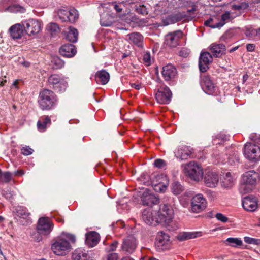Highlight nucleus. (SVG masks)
Listing matches in <instances>:
<instances>
[{
	"instance_id": "obj_29",
	"label": "nucleus",
	"mask_w": 260,
	"mask_h": 260,
	"mask_svg": "<svg viewBox=\"0 0 260 260\" xmlns=\"http://www.w3.org/2000/svg\"><path fill=\"white\" fill-rule=\"evenodd\" d=\"M114 22V15L108 11L107 13L101 15L100 23L102 26H109Z\"/></svg>"
},
{
	"instance_id": "obj_18",
	"label": "nucleus",
	"mask_w": 260,
	"mask_h": 260,
	"mask_svg": "<svg viewBox=\"0 0 260 260\" xmlns=\"http://www.w3.org/2000/svg\"><path fill=\"white\" fill-rule=\"evenodd\" d=\"M212 61V56L208 52L201 53L199 61L200 70L202 72H206L209 68V64Z\"/></svg>"
},
{
	"instance_id": "obj_63",
	"label": "nucleus",
	"mask_w": 260,
	"mask_h": 260,
	"mask_svg": "<svg viewBox=\"0 0 260 260\" xmlns=\"http://www.w3.org/2000/svg\"><path fill=\"white\" fill-rule=\"evenodd\" d=\"M21 64L26 68H28L30 66V63L28 61H23L21 63Z\"/></svg>"
},
{
	"instance_id": "obj_35",
	"label": "nucleus",
	"mask_w": 260,
	"mask_h": 260,
	"mask_svg": "<svg viewBox=\"0 0 260 260\" xmlns=\"http://www.w3.org/2000/svg\"><path fill=\"white\" fill-rule=\"evenodd\" d=\"M185 16V14H181L180 13H177L175 15H171L164 21V23L166 25L170 24L175 23L180 21L183 19Z\"/></svg>"
},
{
	"instance_id": "obj_49",
	"label": "nucleus",
	"mask_w": 260,
	"mask_h": 260,
	"mask_svg": "<svg viewBox=\"0 0 260 260\" xmlns=\"http://www.w3.org/2000/svg\"><path fill=\"white\" fill-rule=\"evenodd\" d=\"M2 181L4 182H9L12 178V175L9 172H5L1 177Z\"/></svg>"
},
{
	"instance_id": "obj_14",
	"label": "nucleus",
	"mask_w": 260,
	"mask_h": 260,
	"mask_svg": "<svg viewBox=\"0 0 260 260\" xmlns=\"http://www.w3.org/2000/svg\"><path fill=\"white\" fill-rule=\"evenodd\" d=\"M138 245V241L133 235L127 236L123 241L122 250L127 254H131L135 251Z\"/></svg>"
},
{
	"instance_id": "obj_21",
	"label": "nucleus",
	"mask_w": 260,
	"mask_h": 260,
	"mask_svg": "<svg viewBox=\"0 0 260 260\" xmlns=\"http://www.w3.org/2000/svg\"><path fill=\"white\" fill-rule=\"evenodd\" d=\"M141 201L144 205L151 206L158 202V199L148 189H145L141 196Z\"/></svg>"
},
{
	"instance_id": "obj_46",
	"label": "nucleus",
	"mask_w": 260,
	"mask_h": 260,
	"mask_svg": "<svg viewBox=\"0 0 260 260\" xmlns=\"http://www.w3.org/2000/svg\"><path fill=\"white\" fill-rule=\"evenodd\" d=\"M113 6L114 8L115 9V10L118 13H120L122 11V8H121L119 5H117V4H101V8H103V9H107L108 10H109L110 9V6Z\"/></svg>"
},
{
	"instance_id": "obj_51",
	"label": "nucleus",
	"mask_w": 260,
	"mask_h": 260,
	"mask_svg": "<svg viewBox=\"0 0 260 260\" xmlns=\"http://www.w3.org/2000/svg\"><path fill=\"white\" fill-rule=\"evenodd\" d=\"M215 217L217 218L218 220L224 223L228 222L229 220L228 218L226 216L220 213H217L215 215Z\"/></svg>"
},
{
	"instance_id": "obj_64",
	"label": "nucleus",
	"mask_w": 260,
	"mask_h": 260,
	"mask_svg": "<svg viewBox=\"0 0 260 260\" xmlns=\"http://www.w3.org/2000/svg\"><path fill=\"white\" fill-rule=\"evenodd\" d=\"M252 31L253 32L252 34H257V36L260 38V28L258 29H257V30Z\"/></svg>"
},
{
	"instance_id": "obj_39",
	"label": "nucleus",
	"mask_w": 260,
	"mask_h": 260,
	"mask_svg": "<svg viewBox=\"0 0 260 260\" xmlns=\"http://www.w3.org/2000/svg\"><path fill=\"white\" fill-rule=\"evenodd\" d=\"M87 254L81 249L76 250L72 254L73 260H87Z\"/></svg>"
},
{
	"instance_id": "obj_36",
	"label": "nucleus",
	"mask_w": 260,
	"mask_h": 260,
	"mask_svg": "<svg viewBox=\"0 0 260 260\" xmlns=\"http://www.w3.org/2000/svg\"><path fill=\"white\" fill-rule=\"evenodd\" d=\"M68 30H69L66 35L67 39L72 43L77 42L78 37V32L77 30L73 27H70L68 28Z\"/></svg>"
},
{
	"instance_id": "obj_11",
	"label": "nucleus",
	"mask_w": 260,
	"mask_h": 260,
	"mask_svg": "<svg viewBox=\"0 0 260 260\" xmlns=\"http://www.w3.org/2000/svg\"><path fill=\"white\" fill-rule=\"evenodd\" d=\"M206 200L202 194L194 196L191 201V209L194 213H200L206 207Z\"/></svg>"
},
{
	"instance_id": "obj_30",
	"label": "nucleus",
	"mask_w": 260,
	"mask_h": 260,
	"mask_svg": "<svg viewBox=\"0 0 260 260\" xmlns=\"http://www.w3.org/2000/svg\"><path fill=\"white\" fill-rule=\"evenodd\" d=\"M109 79V74L105 70L99 71L95 74V80L98 83L105 85L108 82Z\"/></svg>"
},
{
	"instance_id": "obj_5",
	"label": "nucleus",
	"mask_w": 260,
	"mask_h": 260,
	"mask_svg": "<svg viewBox=\"0 0 260 260\" xmlns=\"http://www.w3.org/2000/svg\"><path fill=\"white\" fill-rule=\"evenodd\" d=\"M186 175L191 179L199 182L203 179V171L201 166L194 161L187 164L185 168Z\"/></svg>"
},
{
	"instance_id": "obj_6",
	"label": "nucleus",
	"mask_w": 260,
	"mask_h": 260,
	"mask_svg": "<svg viewBox=\"0 0 260 260\" xmlns=\"http://www.w3.org/2000/svg\"><path fill=\"white\" fill-rule=\"evenodd\" d=\"M24 30L28 36L39 34L43 28V23L40 20L30 19L22 22Z\"/></svg>"
},
{
	"instance_id": "obj_58",
	"label": "nucleus",
	"mask_w": 260,
	"mask_h": 260,
	"mask_svg": "<svg viewBox=\"0 0 260 260\" xmlns=\"http://www.w3.org/2000/svg\"><path fill=\"white\" fill-rule=\"evenodd\" d=\"M118 245V242L117 241L113 242L110 246L109 251H114L116 250Z\"/></svg>"
},
{
	"instance_id": "obj_47",
	"label": "nucleus",
	"mask_w": 260,
	"mask_h": 260,
	"mask_svg": "<svg viewBox=\"0 0 260 260\" xmlns=\"http://www.w3.org/2000/svg\"><path fill=\"white\" fill-rule=\"evenodd\" d=\"M232 7V9L234 10L241 11L248 8V4L245 2H242L241 4L233 5Z\"/></svg>"
},
{
	"instance_id": "obj_57",
	"label": "nucleus",
	"mask_w": 260,
	"mask_h": 260,
	"mask_svg": "<svg viewBox=\"0 0 260 260\" xmlns=\"http://www.w3.org/2000/svg\"><path fill=\"white\" fill-rule=\"evenodd\" d=\"M216 19L215 17L214 18H210L209 19H208L207 20H206V21H205L204 22V24L206 25V26H209L210 27H211V26L212 25H215L216 24H211L210 25V23L211 22H213L214 21V20Z\"/></svg>"
},
{
	"instance_id": "obj_12",
	"label": "nucleus",
	"mask_w": 260,
	"mask_h": 260,
	"mask_svg": "<svg viewBox=\"0 0 260 260\" xmlns=\"http://www.w3.org/2000/svg\"><path fill=\"white\" fill-rule=\"evenodd\" d=\"M48 81L55 90H57L59 91H64L67 86L66 81L58 75H51L48 78Z\"/></svg>"
},
{
	"instance_id": "obj_2",
	"label": "nucleus",
	"mask_w": 260,
	"mask_h": 260,
	"mask_svg": "<svg viewBox=\"0 0 260 260\" xmlns=\"http://www.w3.org/2000/svg\"><path fill=\"white\" fill-rule=\"evenodd\" d=\"M259 174L254 171L245 172L242 176L240 190L243 193H247L252 190L257 184Z\"/></svg>"
},
{
	"instance_id": "obj_61",
	"label": "nucleus",
	"mask_w": 260,
	"mask_h": 260,
	"mask_svg": "<svg viewBox=\"0 0 260 260\" xmlns=\"http://www.w3.org/2000/svg\"><path fill=\"white\" fill-rule=\"evenodd\" d=\"M6 77L4 76V78H0V85L3 86L6 83Z\"/></svg>"
},
{
	"instance_id": "obj_60",
	"label": "nucleus",
	"mask_w": 260,
	"mask_h": 260,
	"mask_svg": "<svg viewBox=\"0 0 260 260\" xmlns=\"http://www.w3.org/2000/svg\"><path fill=\"white\" fill-rule=\"evenodd\" d=\"M131 85L132 87L137 90L140 89L142 87L141 85L138 83H131Z\"/></svg>"
},
{
	"instance_id": "obj_19",
	"label": "nucleus",
	"mask_w": 260,
	"mask_h": 260,
	"mask_svg": "<svg viewBox=\"0 0 260 260\" xmlns=\"http://www.w3.org/2000/svg\"><path fill=\"white\" fill-rule=\"evenodd\" d=\"M219 179V176L216 173L210 172L205 174L204 182L208 187H215L218 184Z\"/></svg>"
},
{
	"instance_id": "obj_33",
	"label": "nucleus",
	"mask_w": 260,
	"mask_h": 260,
	"mask_svg": "<svg viewBox=\"0 0 260 260\" xmlns=\"http://www.w3.org/2000/svg\"><path fill=\"white\" fill-rule=\"evenodd\" d=\"M127 40L140 47L142 46L143 36L139 32H133L127 35Z\"/></svg>"
},
{
	"instance_id": "obj_41",
	"label": "nucleus",
	"mask_w": 260,
	"mask_h": 260,
	"mask_svg": "<svg viewBox=\"0 0 260 260\" xmlns=\"http://www.w3.org/2000/svg\"><path fill=\"white\" fill-rule=\"evenodd\" d=\"M16 212L18 216L22 218H26L30 215L27 209L23 206L17 207L16 209Z\"/></svg>"
},
{
	"instance_id": "obj_15",
	"label": "nucleus",
	"mask_w": 260,
	"mask_h": 260,
	"mask_svg": "<svg viewBox=\"0 0 260 260\" xmlns=\"http://www.w3.org/2000/svg\"><path fill=\"white\" fill-rule=\"evenodd\" d=\"M182 37V32L180 30L169 33L165 36L164 43L170 48L176 47L179 45V41Z\"/></svg>"
},
{
	"instance_id": "obj_62",
	"label": "nucleus",
	"mask_w": 260,
	"mask_h": 260,
	"mask_svg": "<svg viewBox=\"0 0 260 260\" xmlns=\"http://www.w3.org/2000/svg\"><path fill=\"white\" fill-rule=\"evenodd\" d=\"M24 173V171L22 170H19L14 172L15 175H22Z\"/></svg>"
},
{
	"instance_id": "obj_25",
	"label": "nucleus",
	"mask_w": 260,
	"mask_h": 260,
	"mask_svg": "<svg viewBox=\"0 0 260 260\" xmlns=\"http://www.w3.org/2000/svg\"><path fill=\"white\" fill-rule=\"evenodd\" d=\"M100 238V235L97 232H90L86 234L85 243L89 247H93L98 244Z\"/></svg>"
},
{
	"instance_id": "obj_38",
	"label": "nucleus",
	"mask_w": 260,
	"mask_h": 260,
	"mask_svg": "<svg viewBox=\"0 0 260 260\" xmlns=\"http://www.w3.org/2000/svg\"><path fill=\"white\" fill-rule=\"evenodd\" d=\"M231 20V16L229 12H226L224 14L221 15V21L216 23L215 25H212L211 28H220L222 27L224 24L228 22H229Z\"/></svg>"
},
{
	"instance_id": "obj_28",
	"label": "nucleus",
	"mask_w": 260,
	"mask_h": 260,
	"mask_svg": "<svg viewBox=\"0 0 260 260\" xmlns=\"http://www.w3.org/2000/svg\"><path fill=\"white\" fill-rule=\"evenodd\" d=\"M202 235V234L201 232H185L180 233L177 236V239L179 241H184L200 237Z\"/></svg>"
},
{
	"instance_id": "obj_34",
	"label": "nucleus",
	"mask_w": 260,
	"mask_h": 260,
	"mask_svg": "<svg viewBox=\"0 0 260 260\" xmlns=\"http://www.w3.org/2000/svg\"><path fill=\"white\" fill-rule=\"evenodd\" d=\"M51 123V120L48 116H44L40 118L37 122V127L39 131L44 132L46 130L47 125Z\"/></svg>"
},
{
	"instance_id": "obj_40",
	"label": "nucleus",
	"mask_w": 260,
	"mask_h": 260,
	"mask_svg": "<svg viewBox=\"0 0 260 260\" xmlns=\"http://www.w3.org/2000/svg\"><path fill=\"white\" fill-rule=\"evenodd\" d=\"M184 190V187L178 182H174L171 185V190L174 194H180Z\"/></svg>"
},
{
	"instance_id": "obj_48",
	"label": "nucleus",
	"mask_w": 260,
	"mask_h": 260,
	"mask_svg": "<svg viewBox=\"0 0 260 260\" xmlns=\"http://www.w3.org/2000/svg\"><path fill=\"white\" fill-rule=\"evenodd\" d=\"M42 233L38 230L31 234V237L34 241L39 242L42 240Z\"/></svg>"
},
{
	"instance_id": "obj_24",
	"label": "nucleus",
	"mask_w": 260,
	"mask_h": 260,
	"mask_svg": "<svg viewBox=\"0 0 260 260\" xmlns=\"http://www.w3.org/2000/svg\"><path fill=\"white\" fill-rule=\"evenodd\" d=\"M60 54L64 57H72L76 53V50L74 45L67 44L62 45L59 49Z\"/></svg>"
},
{
	"instance_id": "obj_22",
	"label": "nucleus",
	"mask_w": 260,
	"mask_h": 260,
	"mask_svg": "<svg viewBox=\"0 0 260 260\" xmlns=\"http://www.w3.org/2000/svg\"><path fill=\"white\" fill-rule=\"evenodd\" d=\"M161 73L164 79L168 81L175 77L177 74V70L172 64H168L162 68Z\"/></svg>"
},
{
	"instance_id": "obj_8",
	"label": "nucleus",
	"mask_w": 260,
	"mask_h": 260,
	"mask_svg": "<svg viewBox=\"0 0 260 260\" xmlns=\"http://www.w3.org/2000/svg\"><path fill=\"white\" fill-rule=\"evenodd\" d=\"M57 14L62 22L74 23L78 18V12L74 8L60 9Z\"/></svg>"
},
{
	"instance_id": "obj_44",
	"label": "nucleus",
	"mask_w": 260,
	"mask_h": 260,
	"mask_svg": "<svg viewBox=\"0 0 260 260\" xmlns=\"http://www.w3.org/2000/svg\"><path fill=\"white\" fill-rule=\"evenodd\" d=\"M52 63L54 65V68L55 69L61 68L64 64V61L58 57H53L52 60Z\"/></svg>"
},
{
	"instance_id": "obj_31",
	"label": "nucleus",
	"mask_w": 260,
	"mask_h": 260,
	"mask_svg": "<svg viewBox=\"0 0 260 260\" xmlns=\"http://www.w3.org/2000/svg\"><path fill=\"white\" fill-rule=\"evenodd\" d=\"M23 32L22 27L20 24H16L10 28V35L13 39L20 38Z\"/></svg>"
},
{
	"instance_id": "obj_55",
	"label": "nucleus",
	"mask_w": 260,
	"mask_h": 260,
	"mask_svg": "<svg viewBox=\"0 0 260 260\" xmlns=\"http://www.w3.org/2000/svg\"><path fill=\"white\" fill-rule=\"evenodd\" d=\"M118 254L116 253H111L107 255V260H118Z\"/></svg>"
},
{
	"instance_id": "obj_53",
	"label": "nucleus",
	"mask_w": 260,
	"mask_h": 260,
	"mask_svg": "<svg viewBox=\"0 0 260 260\" xmlns=\"http://www.w3.org/2000/svg\"><path fill=\"white\" fill-rule=\"evenodd\" d=\"M136 11L138 13L145 15L147 14V10L146 7L142 5H139V7L136 8Z\"/></svg>"
},
{
	"instance_id": "obj_10",
	"label": "nucleus",
	"mask_w": 260,
	"mask_h": 260,
	"mask_svg": "<svg viewBox=\"0 0 260 260\" xmlns=\"http://www.w3.org/2000/svg\"><path fill=\"white\" fill-rule=\"evenodd\" d=\"M172 92L169 88L167 86L161 85L155 94V98L157 102L161 104H168L171 100Z\"/></svg>"
},
{
	"instance_id": "obj_4",
	"label": "nucleus",
	"mask_w": 260,
	"mask_h": 260,
	"mask_svg": "<svg viewBox=\"0 0 260 260\" xmlns=\"http://www.w3.org/2000/svg\"><path fill=\"white\" fill-rule=\"evenodd\" d=\"M174 212L170 206L164 204L161 205L160 209L156 214V222L168 226L173 221Z\"/></svg>"
},
{
	"instance_id": "obj_9",
	"label": "nucleus",
	"mask_w": 260,
	"mask_h": 260,
	"mask_svg": "<svg viewBox=\"0 0 260 260\" xmlns=\"http://www.w3.org/2000/svg\"><path fill=\"white\" fill-rule=\"evenodd\" d=\"M245 156L251 161H257L260 159V147L254 144L247 143L244 146Z\"/></svg>"
},
{
	"instance_id": "obj_42",
	"label": "nucleus",
	"mask_w": 260,
	"mask_h": 260,
	"mask_svg": "<svg viewBox=\"0 0 260 260\" xmlns=\"http://www.w3.org/2000/svg\"><path fill=\"white\" fill-rule=\"evenodd\" d=\"M47 29L52 36L56 35L59 32V27L55 23H50L47 26Z\"/></svg>"
},
{
	"instance_id": "obj_59",
	"label": "nucleus",
	"mask_w": 260,
	"mask_h": 260,
	"mask_svg": "<svg viewBox=\"0 0 260 260\" xmlns=\"http://www.w3.org/2000/svg\"><path fill=\"white\" fill-rule=\"evenodd\" d=\"M255 49V45L253 44H248L246 45V49L248 51L252 52Z\"/></svg>"
},
{
	"instance_id": "obj_7",
	"label": "nucleus",
	"mask_w": 260,
	"mask_h": 260,
	"mask_svg": "<svg viewBox=\"0 0 260 260\" xmlns=\"http://www.w3.org/2000/svg\"><path fill=\"white\" fill-rule=\"evenodd\" d=\"M151 180L152 185L156 192H165L169 184L168 177L162 174L154 175Z\"/></svg>"
},
{
	"instance_id": "obj_56",
	"label": "nucleus",
	"mask_w": 260,
	"mask_h": 260,
	"mask_svg": "<svg viewBox=\"0 0 260 260\" xmlns=\"http://www.w3.org/2000/svg\"><path fill=\"white\" fill-rule=\"evenodd\" d=\"M252 30H257V29L253 28L247 29L245 32L246 35L249 38H253V37L257 36V34H252L253 33Z\"/></svg>"
},
{
	"instance_id": "obj_3",
	"label": "nucleus",
	"mask_w": 260,
	"mask_h": 260,
	"mask_svg": "<svg viewBox=\"0 0 260 260\" xmlns=\"http://www.w3.org/2000/svg\"><path fill=\"white\" fill-rule=\"evenodd\" d=\"M56 102V97L52 91L47 89H43L40 91L38 103L42 110L51 109L55 105Z\"/></svg>"
},
{
	"instance_id": "obj_50",
	"label": "nucleus",
	"mask_w": 260,
	"mask_h": 260,
	"mask_svg": "<svg viewBox=\"0 0 260 260\" xmlns=\"http://www.w3.org/2000/svg\"><path fill=\"white\" fill-rule=\"evenodd\" d=\"M21 153L25 155L31 154L34 152V150L29 146L23 147L21 148Z\"/></svg>"
},
{
	"instance_id": "obj_52",
	"label": "nucleus",
	"mask_w": 260,
	"mask_h": 260,
	"mask_svg": "<svg viewBox=\"0 0 260 260\" xmlns=\"http://www.w3.org/2000/svg\"><path fill=\"white\" fill-rule=\"evenodd\" d=\"M143 61L147 66L151 64V56L150 54L148 52H146L143 55Z\"/></svg>"
},
{
	"instance_id": "obj_13",
	"label": "nucleus",
	"mask_w": 260,
	"mask_h": 260,
	"mask_svg": "<svg viewBox=\"0 0 260 260\" xmlns=\"http://www.w3.org/2000/svg\"><path fill=\"white\" fill-rule=\"evenodd\" d=\"M53 228V224L48 217H43L39 218L37 230L43 235H49Z\"/></svg>"
},
{
	"instance_id": "obj_43",
	"label": "nucleus",
	"mask_w": 260,
	"mask_h": 260,
	"mask_svg": "<svg viewBox=\"0 0 260 260\" xmlns=\"http://www.w3.org/2000/svg\"><path fill=\"white\" fill-rule=\"evenodd\" d=\"M7 10L12 13L21 12L23 13L24 12V8L18 5H13L7 8Z\"/></svg>"
},
{
	"instance_id": "obj_16",
	"label": "nucleus",
	"mask_w": 260,
	"mask_h": 260,
	"mask_svg": "<svg viewBox=\"0 0 260 260\" xmlns=\"http://www.w3.org/2000/svg\"><path fill=\"white\" fill-rule=\"evenodd\" d=\"M156 214L157 212L153 210L150 208H148L144 209L142 212V219L146 224L149 225H155L157 222H156Z\"/></svg>"
},
{
	"instance_id": "obj_45",
	"label": "nucleus",
	"mask_w": 260,
	"mask_h": 260,
	"mask_svg": "<svg viewBox=\"0 0 260 260\" xmlns=\"http://www.w3.org/2000/svg\"><path fill=\"white\" fill-rule=\"evenodd\" d=\"M244 241L249 244H253L260 246V239L253 238L250 237H245Z\"/></svg>"
},
{
	"instance_id": "obj_37",
	"label": "nucleus",
	"mask_w": 260,
	"mask_h": 260,
	"mask_svg": "<svg viewBox=\"0 0 260 260\" xmlns=\"http://www.w3.org/2000/svg\"><path fill=\"white\" fill-rule=\"evenodd\" d=\"M224 243L229 246L237 248L242 245L243 242L240 238H228Z\"/></svg>"
},
{
	"instance_id": "obj_26",
	"label": "nucleus",
	"mask_w": 260,
	"mask_h": 260,
	"mask_svg": "<svg viewBox=\"0 0 260 260\" xmlns=\"http://www.w3.org/2000/svg\"><path fill=\"white\" fill-rule=\"evenodd\" d=\"M177 158L182 160H185L191 154V151L190 148L187 146H179L174 152Z\"/></svg>"
},
{
	"instance_id": "obj_1",
	"label": "nucleus",
	"mask_w": 260,
	"mask_h": 260,
	"mask_svg": "<svg viewBox=\"0 0 260 260\" xmlns=\"http://www.w3.org/2000/svg\"><path fill=\"white\" fill-rule=\"evenodd\" d=\"M69 241L75 242V236L66 233L56 238L51 245V249L55 255L59 256L66 255L71 249V246Z\"/></svg>"
},
{
	"instance_id": "obj_27",
	"label": "nucleus",
	"mask_w": 260,
	"mask_h": 260,
	"mask_svg": "<svg viewBox=\"0 0 260 260\" xmlns=\"http://www.w3.org/2000/svg\"><path fill=\"white\" fill-rule=\"evenodd\" d=\"M210 50L216 57L221 56L225 53V46L222 44H212L210 46Z\"/></svg>"
},
{
	"instance_id": "obj_17",
	"label": "nucleus",
	"mask_w": 260,
	"mask_h": 260,
	"mask_svg": "<svg viewBox=\"0 0 260 260\" xmlns=\"http://www.w3.org/2000/svg\"><path fill=\"white\" fill-rule=\"evenodd\" d=\"M170 244V237L167 234L163 232L157 233L155 244L158 248L162 250L166 249L169 247Z\"/></svg>"
},
{
	"instance_id": "obj_20",
	"label": "nucleus",
	"mask_w": 260,
	"mask_h": 260,
	"mask_svg": "<svg viewBox=\"0 0 260 260\" xmlns=\"http://www.w3.org/2000/svg\"><path fill=\"white\" fill-rule=\"evenodd\" d=\"M242 206L245 210L250 212H253L258 207L257 200L250 197H245L242 201Z\"/></svg>"
},
{
	"instance_id": "obj_32",
	"label": "nucleus",
	"mask_w": 260,
	"mask_h": 260,
	"mask_svg": "<svg viewBox=\"0 0 260 260\" xmlns=\"http://www.w3.org/2000/svg\"><path fill=\"white\" fill-rule=\"evenodd\" d=\"M235 180V176H233L231 173L228 172L221 181V185L224 188H231L234 184Z\"/></svg>"
},
{
	"instance_id": "obj_54",
	"label": "nucleus",
	"mask_w": 260,
	"mask_h": 260,
	"mask_svg": "<svg viewBox=\"0 0 260 260\" xmlns=\"http://www.w3.org/2000/svg\"><path fill=\"white\" fill-rule=\"evenodd\" d=\"M154 165L156 167L162 168L166 166V163L162 159H157L155 160Z\"/></svg>"
},
{
	"instance_id": "obj_23",
	"label": "nucleus",
	"mask_w": 260,
	"mask_h": 260,
	"mask_svg": "<svg viewBox=\"0 0 260 260\" xmlns=\"http://www.w3.org/2000/svg\"><path fill=\"white\" fill-rule=\"evenodd\" d=\"M201 86L203 90L208 94H212L215 90V87L208 76L202 78Z\"/></svg>"
}]
</instances>
